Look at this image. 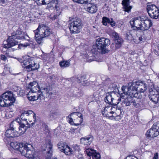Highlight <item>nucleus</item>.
<instances>
[{"label": "nucleus", "mask_w": 159, "mask_h": 159, "mask_svg": "<svg viewBox=\"0 0 159 159\" xmlns=\"http://www.w3.org/2000/svg\"><path fill=\"white\" fill-rule=\"evenodd\" d=\"M110 43V41L108 39L101 38L97 39L96 42V45L93 46L87 61L90 62L94 61L95 58L94 57L98 54H104L108 53L109 50L106 48V47Z\"/></svg>", "instance_id": "obj_1"}, {"label": "nucleus", "mask_w": 159, "mask_h": 159, "mask_svg": "<svg viewBox=\"0 0 159 159\" xmlns=\"http://www.w3.org/2000/svg\"><path fill=\"white\" fill-rule=\"evenodd\" d=\"M17 120L16 119L11 123L9 129H7L5 133V135L7 137L13 138L18 137L23 134L28 128L32 127L34 124L32 123L31 124H29L27 122V125L28 126H26L21 122L19 123Z\"/></svg>", "instance_id": "obj_2"}, {"label": "nucleus", "mask_w": 159, "mask_h": 159, "mask_svg": "<svg viewBox=\"0 0 159 159\" xmlns=\"http://www.w3.org/2000/svg\"><path fill=\"white\" fill-rule=\"evenodd\" d=\"M34 31L35 40L39 44L43 42V38L48 36L52 34L50 29L44 24L39 25L38 28Z\"/></svg>", "instance_id": "obj_3"}, {"label": "nucleus", "mask_w": 159, "mask_h": 159, "mask_svg": "<svg viewBox=\"0 0 159 159\" xmlns=\"http://www.w3.org/2000/svg\"><path fill=\"white\" fill-rule=\"evenodd\" d=\"M16 100L11 92H5L0 97V106L9 107L12 105Z\"/></svg>", "instance_id": "obj_4"}, {"label": "nucleus", "mask_w": 159, "mask_h": 159, "mask_svg": "<svg viewBox=\"0 0 159 159\" xmlns=\"http://www.w3.org/2000/svg\"><path fill=\"white\" fill-rule=\"evenodd\" d=\"M20 149V153L22 155L31 159L37 157V152L34 149L32 146L29 144H24V146Z\"/></svg>", "instance_id": "obj_5"}, {"label": "nucleus", "mask_w": 159, "mask_h": 159, "mask_svg": "<svg viewBox=\"0 0 159 159\" xmlns=\"http://www.w3.org/2000/svg\"><path fill=\"white\" fill-rule=\"evenodd\" d=\"M21 32L20 30H17L16 33L13 34L11 36L9 37L7 40V43L4 44L2 46L3 48H8L18 44V42L16 39H25L24 37H20L18 35Z\"/></svg>", "instance_id": "obj_6"}, {"label": "nucleus", "mask_w": 159, "mask_h": 159, "mask_svg": "<svg viewBox=\"0 0 159 159\" xmlns=\"http://www.w3.org/2000/svg\"><path fill=\"white\" fill-rule=\"evenodd\" d=\"M21 64L28 71H33L39 68L38 64L35 63L33 61L29 59L23 60L21 62Z\"/></svg>", "instance_id": "obj_7"}, {"label": "nucleus", "mask_w": 159, "mask_h": 159, "mask_svg": "<svg viewBox=\"0 0 159 159\" xmlns=\"http://www.w3.org/2000/svg\"><path fill=\"white\" fill-rule=\"evenodd\" d=\"M82 25V22L81 20L79 18H77L70 23L69 27L71 33H78L80 32V28Z\"/></svg>", "instance_id": "obj_8"}, {"label": "nucleus", "mask_w": 159, "mask_h": 159, "mask_svg": "<svg viewBox=\"0 0 159 159\" xmlns=\"http://www.w3.org/2000/svg\"><path fill=\"white\" fill-rule=\"evenodd\" d=\"M147 10L151 18L157 19L159 17V9L154 4H149L147 6Z\"/></svg>", "instance_id": "obj_9"}, {"label": "nucleus", "mask_w": 159, "mask_h": 159, "mask_svg": "<svg viewBox=\"0 0 159 159\" xmlns=\"http://www.w3.org/2000/svg\"><path fill=\"white\" fill-rule=\"evenodd\" d=\"M159 134V122L154 123L152 127L148 129L146 133V136L150 139Z\"/></svg>", "instance_id": "obj_10"}, {"label": "nucleus", "mask_w": 159, "mask_h": 159, "mask_svg": "<svg viewBox=\"0 0 159 159\" xmlns=\"http://www.w3.org/2000/svg\"><path fill=\"white\" fill-rule=\"evenodd\" d=\"M111 94V93H107L106 96L105 98V101L106 103L111 106V109L112 110V107L115 108V107L119 103L120 99L119 98L118 100L114 99L112 97Z\"/></svg>", "instance_id": "obj_11"}, {"label": "nucleus", "mask_w": 159, "mask_h": 159, "mask_svg": "<svg viewBox=\"0 0 159 159\" xmlns=\"http://www.w3.org/2000/svg\"><path fill=\"white\" fill-rule=\"evenodd\" d=\"M136 82H129L127 86H123L121 89L123 91H127L129 95H132L134 91H137Z\"/></svg>", "instance_id": "obj_12"}, {"label": "nucleus", "mask_w": 159, "mask_h": 159, "mask_svg": "<svg viewBox=\"0 0 159 159\" xmlns=\"http://www.w3.org/2000/svg\"><path fill=\"white\" fill-rule=\"evenodd\" d=\"M123 102L126 106H129L132 104L136 107H138L140 105L139 101L138 99H135L134 98H133L130 95L128 96L125 98H124Z\"/></svg>", "instance_id": "obj_13"}, {"label": "nucleus", "mask_w": 159, "mask_h": 159, "mask_svg": "<svg viewBox=\"0 0 159 159\" xmlns=\"http://www.w3.org/2000/svg\"><path fill=\"white\" fill-rule=\"evenodd\" d=\"M85 152L88 156H91L92 159H100V158L101 156L100 154L97 152L96 150L92 149H87ZM89 159H91L90 157Z\"/></svg>", "instance_id": "obj_14"}, {"label": "nucleus", "mask_w": 159, "mask_h": 159, "mask_svg": "<svg viewBox=\"0 0 159 159\" xmlns=\"http://www.w3.org/2000/svg\"><path fill=\"white\" fill-rule=\"evenodd\" d=\"M143 21V18L140 17H137L135 18L133 20L130 21V23L132 28L134 30L135 27H138L140 26Z\"/></svg>", "instance_id": "obj_15"}, {"label": "nucleus", "mask_w": 159, "mask_h": 159, "mask_svg": "<svg viewBox=\"0 0 159 159\" xmlns=\"http://www.w3.org/2000/svg\"><path fill=\"white\" fill-rule=\"evenodd\" d=\"M52 144L50 140L48 139L46 141L44 147H43L42 148L43 151H46L47 153L49 154V156L51 155L52 152Z\"/></svg>", "instance_id": "obj_16"}, {"label": "nucleus", "mask_w": 159, "mask_h": 159, "mask_svg": "<svg viewBox=\"0 0 159 159\" xmlns=\"http://www.w3.org/2000/svg\"><path fill=\"white\" fill-rule=\"evenodd\" d=\"M150 80H148L147 83H149L148 84V87L149 89L150 96L152 95H159V90L154 88V86L152 82H151Z\"/></svg>", "instance_id": "obj_17"}, {"label": "nucleus", "mask_w": 159, "mask_h": 159, "mask_svg": "<svg viewBox=\"0 0 159 159\" xmlns=\"http://www.w3.org/2000/svg\"><path fill=\"white\" fill-rule=\"evenodd\" d=\"M28 88L30 89V91L33 93H35L38 92L40 93V89L38 84L35 82H30L28 86Z\"/></svg>", "instance_id": "obj_18"}, {"label": "nucleus", "mask_w": 159, "mask_h": 159, "mask_svg": "<svg viewBox=\"0 0 159 159\" xmlns=\"http://www.w3.org/2000/svg\"><path fill=\"white\" fill-rule=\"evenodd\" d=\"M146 83L139 81H136L137 91H139L140 92H144L147 89V85Z\"/></svg>", "instance_id": "obj_19"}, {"label": "nucleus", "mask_w": 159, "mask_h": 159, "mask_svg": "<svg viewBox=\"0 0 159 159\" xmlns=\"http://www.w3.org/2000/svg\"><path fill=\"white\" fill-rule=\"evenodd\" d=\"M93 3H94V2H90L89 4L88 5V7L86 9L87 11L92 14L96 13L98 10V7L96 5L93 4Z\"/></svg>", "instance_id": "obj_20"}, {"label": "nucleus", "mask_w": 159, "mask_h": 159, "mask_svg": "<svg viewBox=\"0 0 159 159\" xmlns=\"http://www.w3.org/2000/svg\"><path fill=\"white\" fill-rule=\"evenodd\" d=\"M129 0H123L122 1V4L124 11L129 12L130 11L132 7L129 5Z\"/></svg>", "instance_id": "obj_21"}, {"label": "nucleus", "mask_w": 159, "mask_h": 159, "mask_svg": "<svg viewBox=\"0 0 159 159\" xmlns=\"http://www.w3.org/2000/svg\"><path fill=\"white\" fill-rule=\"evenodd\" d=\"M24 144L23 143H18L17 142H11L10 143V146L14 149L18 150L20 152V149H23L22 148L24 146Z\"/></svg>", "instance_id": "obj_22"}, {"label": "nucleus", "mask_w": 159, "mask_h": 159, "mask_svg": "<svg viewBox=\"0 0 159 159\" xmlns=\"http://www.w3.org/2000/svg\"><path fill=\"white\" fill-rule=\"evenodd\" d=\"M93 140L92 137H83L80 139V142L85 145H89Z\"/></svg>", "instance_id": "obj_23"}, {"label": "nucleus", "mask_w": 159, "mask_h": 159, "mask_svg": "<svg viewBox=\"0 0 159 159\" xmlns=\"http://www.w3.org/2000/svg\"><path fill=\"white\" fill-rule=\"evenodd\" d=\"M75 114V116H78V119L79 120V122L77 123H74V125H80L83 121V117L82 114L80 112H73L70 114V115H73Z\"/></svg>", "instance_id": "obj_24"}, {"label": "nucleus", "mask_w": 159, "mask_h": 159, "mask_svg": "<svg viewBox=\"0 0 159 159\" xmlns=\"http://www.w3.org/2000/svg\"><path fill=\"white\" fill-rule=\"evenodd\" d=\"M29 100L31 101H34L39 99L40 100L43 99L44 96L42 94H37V95H34L28 97Z\"/></svg>", "instance_id": "obj_25"}, {"label": "nucleus", "mask_w": 159, "mask_h": 159, "mask_svg": "<svg viewBox=\"0 0 159 159\" xmlns=\"http://www.w3.org/2000/svg\"><path fill=\"white\" fill-rule=\"evenodd\" d=\"M122 43H119L118 41L115 40L114 41V43H112L110 47V48L112 50H115L119 48L122 45Z\"/></svg>", "instance_id": "obj_26"}, {"label": "nucleus", "mask_w": 159, "mask_h": 159, "mask_svg": "<svg viewBox=\"0 0 159 159\" xmlns=\"http://www.w3.org/2000/svg\"><path fill=\"white\" fill-rule=\"evenodd\" d=\"M142 22L144 23V26H145L147 30H148L152 25V21L149 19L145 20L143 19Z\"/></svg>", "instance_id": "obj_27"}, {"label": "nucleus", "mask_w": 159, "mask_h": 159, "mask_svg": "<svg viewBox=\"0 0 159 159\" xmlns=\"http://www.w3.org/2000/svg\"><path fill=\"white\" fill-rule=\"evenodd\" d=\"M112 35L114 37V41L115 40L118 41L119 43H122L123 41V39L121 38L118 35V33L115 31H113L112 33Z\"/></svg>", "instance_id": "obj_28"}, {"label": "nucleus", "mask_w": 159, "mask_h": 159, "mask_svg": "<svg viewBox=\"0 0 159 159\" xmlns=\"http://www.w3.org/2000/svg\"><path fill=\"white\" fill-rule=\"evenodd\" d=\"M73 152L72 150L69 147L66 145L62 152L65 153L66 155H68L69 154H72Z\"/></svg>", "instance_id": "obj_29"}, {"label": "nucleus", "mask_w": 159, "mask_h": 159, "mask_svg": "<svg viewBox=\"0 0 159 159\" xmlns=\"http://www.w3.org/2000/svg\"><path fill=\"white\" fill-rule=\"evenodd\" d=\"M149 98L155 104H157L158 101L159 95L150 96Z\"/></svg>", "instance_id": "obj_30"}, {"label": "nucleus", "mask_w": 159, "mask_h": 159, "mask_svg": "<svg viewBox=\"0 0 159 159\" xmlns=\"http://www.w3.org/2000/svg\"><path fill=\"white\" fill-rule=\"evenodd\" d=\"M40 94H43V95H47L48 94L49 95L50 94V93H49V90L48 88L47 87L44 88H42L41 89H40Z\"/></svg>", "instance_id": "obj_31"}, {"label": "nucleus", "mask_w": 159, "mask_h": 159, "mask_svg": "<svg viewBox=\"0 0 159 159\" xmlns=\"http://www.w3.org/2000/svg\"><path fill=\"white\" fill-rule=\"evenodd\" d=\"M125 39L129 41L135 40V39L133 38V36L130 31L127 32L125 34Z\"/></svg>", "instance_id": "obj_32"}, {"label": "nucleus", "mask_w": 159, "mask_h": 159, "mask_svg": "<svg viewBox=\"0 0 159 159\" xmlns=\"http://www.w3.org/2000/svg\"><path fill=\"white\" fill-rule=\"evenodd\" d=\"M61 67H66L70 65L69 61H63L60 62L59 63Z\"/></svg>", "instance_id": "obj_33"}, {"label": "nucleus", "mask_w": 159, "mask_h": 159, "mask_svg": "<svg viewBox=\"0 0 159 159\" xmlns=\"http://www.w3.org/2000/svg\"><path fill=\"white\" fill-rule=\"evenodd\" d=\"M54 9L56 10V11H57L56 15H54V17L55 19H56L57 16H58L60 15L61 12L60 8L59 6H58V5H57L55 6Z\"/></svg>", "instance_id": "obj_34"}, {"label": "nucleus", "mask_w": 159, "mask_h": 159, "mask_svg": "<svg viewBox=\"0 0 159 159\" xmlns=\"http://www.w3.org/2000/svg\"><path fill=\"white\" fill-rule=\"evenodd\" d=\"M66 145L63 142H61L59 143L57 145L59 151L62 152Z\"/></svg>", "instance_id": "obj_35"}, {"label": "nucleus", "mask_w": 159, "mask_h": 159, "mask_svg": "<svg viewBox=\"0 0 159 159\" xmlns=\"http://www.w3.org/2000/svg\"><path fill=\"white\" fill-rule=\"evenodd\" d=\"M132 96L133 95L134 98L135 99H138L139 101V103H140V99L142 98V96L141 95L140 93H138L136 92L134 93L133 92V94Z\"/></svg>", "instance_id": "obj_36"}, {"label": "nucleus", "mask_w": 159, "mask_h": 159, "mask_svg": "<svg viewBox=\"0 0 159 159\" xmlns=\"http://www.w3.org/2000/svg\"><path fill=\"white\" fill-rule=\"evenodd\" d=\"M135 29H134V30H142L143 31L147 30L146 28L145 27V26H144L143 22H142V25H141L140 26H139L138 27H135Z\"/></svg>", "instance_id": "obj_37"}, {"label": "nucleus", "mask_w": 159, "mask_h": 159, "mask_svg": "<svg viewBox=\"0 0 159 159\" xmlns=\"http://www.w3.org/2000/svg\"><path fill=\"white\" fill-rule=\"evenodd\" d=\"M86 78V75H84L80 77V78H77V81L79 83H81V82H84L85 81V82L87 80Z\"/></svg>", "instance_id": "obj_38"}, {"label": "nucleus", "mask_w": 159, "mask_h": 159, "mask_svg": "<svg viewBox=\"0 0 159 159\" xmlns=\"http://www.w3.org/2000/svg\"><path fill=\"white\" fill-rule=\"evenodd\" d=\"M110 19L106 17H103L102 18V23L103 25H107V23H109L110 22Z\"/></svg>", "instance_id": "obj_39"}, {"label": "nucleus", "mask_w": 159, "mask_h": 159, "mask_svg": "<svg viewBox=\"0 0 159 159\" xmlns=\"http://www.w3.org/2000/svg\"><path fill=\"white\" fill-rule=\"evenodd\" d=\"M25 113L26 114V116H28V115H30V114H33L34 115L33 116V117L34 119V121H36V116L35 115V114L31 110H29L27 111H25Z\"/></svg>", "instance_id": "obj_40"}, {"label": "nucleus", "mask_w": 159, "mask_h": 159, "mask_svg": "<svg viewBox=\"0 0 159 159\" xmlns=\"http://www.w3.org/2000/svg\"><path fill=\"white\" fill-rule=\"evenodd\" d=\"M25 116H26V114L25 113V112H24V113H22L20 116V119L21 120H20V119H19V121L18 120V119H16L15 120H16V119L17 120V121H18L19 122H21L22 123H23L24 125L25 124L23 122H22V121L25 120V121L26 120H27L25 118H24V117Z\"/></svg>", "instance_id": "obj_41"}, {"label": "nucleus", "mask_w": 159, "mask_h": 159, "mask_svg": "<svg viewBox=\"0 0 159 159\" xmlns=\"http://www.w3.org/2000/svg\"><path fill=\"white\" fill-rule=\"evenodd\" d=\"M122 91L123 93H121L120 97L121 98L124 100V98H125L126 97L129 96L128 95H129V94L127 91H123L122 90Z\"/></svg>", "instance_id": "obj_42"}, {"label": "nucleus", "mask_w": 159, "mask_h": 159, "mask_svg": "<svg viewBox=\"0 0 159 159\" xmlns=\"http://www.w3.org/2000/svg\"><path fill=\"white\" fill-rule=\"evenodd\" d=\"M19 89L18 90L19 91H17V95L19 96H23L25 94V92L24 91L21 89V88H19Z\"/></svg>", "instance_id": "obj_43"}, {"label": "nucleus", "mask_w": 159, "mask_h": 159, "mask_svg": "<svg viewBox=\"0 0 159 159\" xmlns=\"http://www.w3.org/2000/svg\"><path fill=\"white\" fill-rule=\"evenodd\" d=\"M29 45H30V44L28 43H26L24 44L21 43L18 45V48L20 49H21L23 47L26 48L27 46Z\"/></svg>", "instance_id": "obj_44"}, {"label": "nucleus", "mask_w": 159, "mask_h": 159, "mask_svg": "<svg viewBox=\"0 0 159 159\" xmlns=\"http://www.w3.org/2000/svg\"><path fill=\"white\" fill-rule=\"evenodd\" d=\"M110 22H109V23L110 24L111 26L113 27L114 26H115L116 25L115 22L113 20V19L111 18L110 19Z\"/></svg>", "instance_id": "obj_45"}, {"label": "nucleus", "mask_w": 159, "mask_h": 159, "mask_svg": "<svg viewBox=\"0 0 159 159\" xmlns=\"http://www.w3.org/2000/svg\"><path fill=\"white\" fill-rule=\"evenodd\" d=\"M36 2L39 5H44V0H36Z\"/></svg>", "instance_id": "obj_46"}, {"label": "nucleus", "mask_w": 159, "mask_h": 159, "mask_svg": "<svg viewBox=\"0 0 159 159\" xmlns=\"http://www.w3.org/2000/svg\"><path fill=\"white\" fill-rule=\"evenodd\" d=\"M110 87L111 88L113 89H115L117 87V86L115 84L112 83L110 84Z\"/></svg>", "instance_id": "obj_47"}, {"label": "nucleus", "mask_w": 159, "mask_h": 159, "mask_svg": "<svg viewBox=\"0 0 159 159\" xmlns=\"http://www.w3.org/2000/svg\"><path fill=\"white\" fill-rule=\"evenodd\" d=\"M107 107H106L104 109V110L103 111H102V115H104V114H105L106 115L105 116H106V117H108V116H109V115L108 114H106V108H107Z\"/></svg>", "instance_id": "obj_48"}, {"label": "nucleus", "mask_w": 159, "mask_h": 159, "mask_svg": "<svg viewBox=\"0 0 159 159\" xmlns=\"http://www.w3.org/2000/svg\"><path fill=\"white\" fill-rule=\"evenodd\" d=\"M13 91L16 92H17L18 91V90L20 89L18 87H17L15 86H13Z\"/></svg>", "instance_id": "obj_49"}, {"label": "nucleus", "mask_w": 159, "mask_h": 159, "mask_svg": "<svg viewBox=\"0 0 159 159\" xmlns=\"http://www.w3.org/2000/svg\"><path fill=\"white\" fill-rule=\"evenodd\" d=\"M73 1L74 2H76L80 4H82L84 2L83 0H73Z\"/></svg>", "instance_id": "obj_50"}, {"label": "nucleus", "mask_w": 159, "mask_h": 159, "mask_svg": "<svg viewBox=\"0 0 159 159\" xmlns=\"http://www.w3.org/2000/svg\"><path fill=\"white\" fill-rule=\"evenodd\" d=\"M158 153L156 152L154 154L153 159H158Z\"/></svg>", "instance_id": "obj_51"}, {"label": "nucleus", "mask_w": 159, "mask_h": 159, "mask_svg": "<svg viewBox=\"0 0 159 159\" xmlns=\"http://www.w3.org/2000/svg\"><path fill=\"white\" fill-rule=\"evenodd\" d=\"M57 113L56 112H52L50 114V116L51 118H53L54 117V116L57 115Z\"/></svg>", "instance_id": "obj_52"}, {"label": "nucleus", "mask_w": 159, "mask_h": 159, "mask_svg": "<svg viewBox=\"0 0 159 159\" xmlns=\"http://www.w3.org/2000/svg\"><path fill=\"white\" fill-rule=\"evenodd\" d=\"M47 55L46 54H43V55H41V57L42 59L44 60H47Z\"/></svg>", "instance_id": "obj_53"}, {"label": "nucleus", "mask_w": 159, "mask_h": 159, "mask_svg": "<svg viewBox=\"0 0 159 159\" xmlns=\"http://www.w3.org/2000/svg\"><path fill=\"white\" fill-rule=\"evenodd\" d=\"M121 119V117L120 116H116L115 118V119L116 120H119Z\"/></svg>", "instance_id": "obj_54"}, {"label": "nucleus", "mask_w": 159, "mask_h": 159, "mask_svg": "<svg viewBox=\"0 0 159 159\" xmlns=\"http://www.w3.org/2000/svg\"><path fill=\"white\" fill-rule=\"evenodd\" d=\"M153 52L156 55L159 56V51L158 50H154L153 51Z\"/></svg>", "instance_id": "obj_55"}, {"label": "nucleus", "mask_w": 159, "mask_h": 159, "mask_svg": "<svg viewBox=\"0 0 159 159\" xmlns=\"http://www.w3.org/2000/svg\"><path fill=\"white\" fill-rule=\"evenodd\" d=\"M6 58V57L4 55H2L1 56V59L3 61H5Z\"/></svg>", "instance_id": "obj_56"}, {"label": "nucleus", "mask_w": 159, "mask_h": 159, "mask_svg": "<svg viewBox=\"0 0 159 159\" xmlns=\"http://www.w3.org/2000/svg\"><path fill=\"white\" fill-rule=\"evenodd\" d=\"M50 2V1L49 0H44V5L48 4Z\"/></svg>", "instance_id": "obj_57"}, {"label": "nucleus", "mask_w": 159, "mask_h": 159, "mask_svg": "<svg viewBox=\"0 0 159 159\" xmlns=\"http://www.w3.org/2000/svg\"><path fill=\"white\" fill-rule=\"evenodd\" d=\"M69 122L71 124V125H73V119L72 118H70L69 119Z\"/></svg>", "instance_id": "obj_58"}, {"label": "nucleus", "mask_w": 159, "mask_h": 159, "mask_svg": "<svg viewBox=\"0 0 159 159\" xmlns=\"http://www.w3.org/2000/svg\"><path fill=\"white\" fill-rule=\"evenodd\" d=\"M74 149L75 150H77L79 148V147L76 145H74V146L73 147Z\"/></svg>", "instance_id": "obj_59"}, {"label": "nucleus", "mask_w": 159, "mask_h": 159, "mask_svg": "<svg viewBox=\"0 0 159 159\" xmlns=\"http://www.w3.org/2000/svg\"><path fill=\"white\" fill-rule=\"evenodd\" d=\"M138 39H139V40L140 41H143V40L144 39L142 38V36H140V37H139L138 38Z\"/></svg>", "instance_id": "obj_60"}, {"label": "nucleus", "mask_w": 159, "mask_h": 159, "mask_svg": "<svg viewBox=\"0 0 159 159\" xmlns=\"http://www.w3.org/2000/svg\"><path fill=\"white\" fill-rule=\"evenodd\" d=\"M18 60L20 63L21 62H22L23 61L22 59H18Z\"/></svg>", "instance_id": "obj_61"}, {"label": "nucleus", "mask_w": 159, "mask_h": 159, "mask_svg": "<svg viewBox=\"0 0 159 159\" xmlns=\"http://www.w3.org/2000/svg\"><path fill=\"white\" fill-rule=\"evenodd\" d=\"M22 1L24 2H27L28 1H30V0H21Z\"/></svg>", "instance_id": "obj_62"}, {"label": "nucleus", "mask_w": 159, "mask_h": 159, "mask_svg": "<svg viewBox=\"0 0 159 159\" xmlns=\"http://www.w3.org/2000/svg\"><path fill=\"white\" fill-rule=\"evenodd\" d=\"M109 113H110L111 114H113L114 113V112H113V111H110L109 112Z\"/></svg>", "instance_id": "obj_63"}, {"label": "nucleus", "mask_w": 159, "mask_h": 159, "mask_svg": "<svg viewBox=\"0 0 159 159\" xmlns=\"http://www.w3.org/2000/svg\"><path fill=\"white\" fill-rule=\"evenodd\" d=\"M79 159H85L83 157H80V158H79Z\"/></svg>", "instance_id": "obj_64"}]
</instances>
